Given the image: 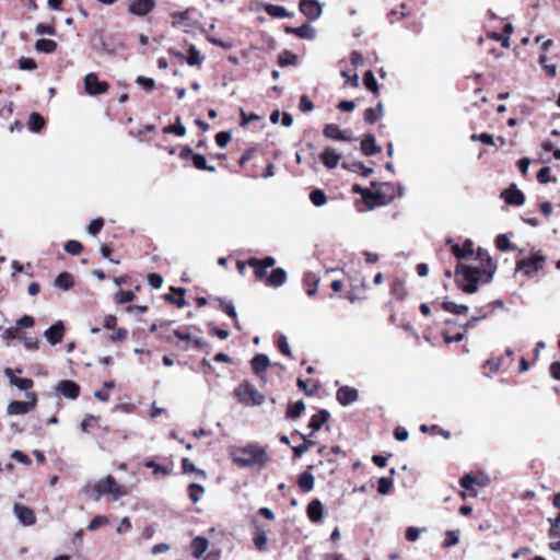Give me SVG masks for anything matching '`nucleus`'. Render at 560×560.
Here are the masks:
<instances>
[{
	"label": "nucleus",
	"mask_w": 560,
	"mask_h": 560,
	"mask_svg": "<svg viewBox=\"0 0 560 560\" xmlns=\"http://www.w3.org/2000/svg\"><path fill=\"white\" fill-rule=\"evenodd\" d=\"M487 262V269L458 262L454 272L457 287L467 294H474L477 292L480 282H490L495 272L497 265L488 255Z\"/></svg>",
	"instance_id": "nucleus-1"
},
{
	"label": "nucleus",
	"mask_w": 560,
	"mask_h": 560,
	"mask_svg": "<svg viewBox=\"0 0 560 560\" xmlns=\"http://www.w3.org/2000/svg\"><path fill=\"white\" fill-rule=\"evenodd\" d=\"M81 493L91 500L97 502L104 495H110L113 500H118L128 494L125 486L119 485L113 476H107L97 480L94 485L88 483Z\"/></svg>",
	"instance_id": "nucleus-2"
},
{
	"label": "nucleus",
	"mask_w": 560,
	"mask_h": 560,
	"mask_svg": "<svg viewBox=\"0 0 560 560\" xmlns=\"http://www.w3.org/2000/svg\"><path fill=\"white\" fill-rule=\"evenodd\" d=\"M230 455L236 465L244 468L256 464L262 467L268 462L266 450L257 444L232 446L230 447Z\"/></svg>",
	"instance_id": "nucleus-3"
},
{
	"label": "nucleus",
	"mask_w": 560,
	"mask_h": 560,
	"mask_svg": "<svg viewBox=\"0 0 560 560\" xmlns=\"http://www.w3.org/2000/svg\"><path fill=\"white\" fill-rule=\"evenodd\" d=\"M234 395L237 400L245 406H260L265 401V395L248 382L241 383L234 389Z\"/></svg>",
	"instance_id": "nucleus-4"
},
{
	"label": "nucleus",
	"mask_w": 560,
	"mask_h": 560,
	"mask_svg": "<svg viewBox=\"0 0 560 560\" xmlns=\"http://www.w3.org/2000/svg\"><path fill=\"white\" fill-rule=\"evenodd\" d=\"M26 397L28 400L20 401L14 400L8 405L7 411L10 416L25 415L33 410L37 402V396L33 392H27Z\"/></svg>",
	"instance_id": "nucleus-5"
},
{
	"label": "nucleus",
	"mask_w": 560,
	"mask_h": 560,
	"mask_svg": "<svg viewBox=\"0 0 560 560\" xmlns=\"http://www.w3.org/2000/svg\"><path fill=\"white\" fill-rule=\"evenodd\" d=\"M109 84L101 81L95 72H90L84 77V90L86 94L96 96L108 91Z\"/></svg>",
	"instance_id": "nucleus-6"
},
{
	"label": "nucleus",
	"mask_w": 560,
	"mask_h": 560,
	"mask_svg": "<svg viewBox=\"0 0 560 560\" xmlns=\"http://www.w3.org/2000/svg\"><path fill=\"white\" fill-rule=\"evenodd\" d=\"M55 395L59 398L74 400L80 396V386L71 380L60 381L55 387Z\"/></svg>",
	"instance_id": "nucleus-7"
},
{
	"label": "nucleus",
	"mask_w": 560,
	"mask_h": 560,
	"mask_svg": "<svg viewBox=\"0 0 560 560\" xmlns=\"http://www.w3.org/2000/svg\"><path fill=\"white\" fill-rule=\"evenodd\" d=\"M545 261V256L538 252L535 253L532 257L523 258L517 261L516 270H525L526 275H529L530 271H538L542 269V262Z\"/></svg>",
	"instance_id": "nucleus-8"
},
{
	"label": "nucleus",
	"mask_w": 560,
	"mask_h": 560,
	"mask_svg": "<svg viewBox=\"0 0 560 560\" xmlns=\"http://www.w3.org/2000/svg\"><path fill=\"white\" fill-rule=\"evenodd\" d=\"M300 12L310 21H316L323 13V8L317 0H300Z\"/></svg>",
	"instance_id": "nucleus-9"
},
{
	"label": "nucleus",
	"mask_w": 560,
	"mask_h": 560,
	"mask_svg": "<svg viewBox=\"0 0 560 560\" xmlns=\"http://www.w3.org/2000/svg\"><path fill=\"white\" fill-rule=\"evenodd\" d=\"M13 513H14L15 517L18 518V521L23 526H32L36 523V515L34 513V511L26 505H23L21 503H14L13 504Z\"/></svg>",
	"instance_id": "nucleus-10"
},
{
	"label": "nucleus",
	"mask_w": 560,
	"mask_h": 560,
	"mask_svg": "<svg viewBox=\"0 0 560 560\" xmlns=\"http://www.w3.org/2000/svg\"><path fill=\"white\" fill-rule=\"evenodd\" d=\"M501 198L509 206H523L525 202V195L517 188L516 185L512 184L510 187L501 192Z\"/></svg>",
	"instance_id": "nucleus-11"
},
{
	"label": "nucleus",
	"mask_w": 560,
	"mask_h": 560,
	"mask_svg": "<svg viewBox=\"0 0 560 560\" xmlns=\"http://www.w3.org/2000/svg\"><path fill=\"white\" fill-rule=\"evenodd\" d=\"M65 324L62 320H57L55 324H52L49 328H47L44 331V337L46 340L51 345L56 346L59 342H61L63 335H65Z\"/></svg>",
	"instance_id": "nucleus-12"
},
{
	"label": "nucleus",
	"mask_w": 560,
	"mask_h": 560,
	"mask_svg": "<svg viewBox=\"0 0 560 560\" xmlns=\"http://www.w3.org/2000/svg\"><path fill=\"white\" fill-rule=\"evenodd\" d=\"M359 398V392L354 387L341 386L336 393V399L341 406H349Z\"/></svg>",
	"instance_id": "nucleus-13"
},
{
	"label": "nucleus",
	"mask_w": 560,
	"mask_h": 560,
	"mask_svg": "<svg viewBox=\"0 0 560 560\" xmlns=\"http://www.w3.org/2000/svg\"><path fill=\"white\" fill-rule=\"evenodd\" d=\"M155 0H133L128 10L137 16H145L155 8Z\"/></svg>",
	"instance_id": "nucleus-14"
},
{
	"label": "nucleus",
	"mask_w": 560,
	"mask_h": 560,
	"mask_svg": "<svg viewBox=\"0 0 560 560\" xmlns=\"http://www.w3.org/2000/svg\"><path fill=\"white\" fill-rule=\"evenodd\" d=\"M323 135L325 138L336 141H352L353 139L346 135L343 130L336 124H327L323 129Z\"/></svg>",
	"instance_id": "nucleus-15"
},
{
	"label": "nucleus",
	"mask_w": 560,
	"mask_h": 560,
	"mask_svg": "<svg viewBox=\"0 0 560 560\" xmlns=\"http://www.w3.org/2000/svg\"><path fill=\"white\" fill-rule=\"evenodd\" d=\"M361 151L365 156H372L378 154L382 148L376 144L374 135L366 133L361 141Z\"/></svg>",
	"instance_id": "nucleus-16"
},
{
	"label": "nucleus",
	"mask_w": 560,
	"mask_h": 560,
	"mask_svg": "<svg viewBox=\"0 0 560 560\" xmlns=\"http://www.w3.org/2000/svg\"><path fill=\"white\" fill-rule=\"evenodd\" d=\"M287 34H293L300 38L312 40L315 38V30L308 23H305L299 27L287 25L284 27Z\"/></svg>",
	"instance_id": "nucleus-17"
},
{
	"label": "nucleus",
	"mask_w": 560,
	"mask_h": 560,
	"mask_svg": "<svg viewBox=\"0 0 560 560\" xmlns=\"http://www.w3.org/2000/svg\"><path fill=\"white\" fill-rule=\"evenodd\" d=\"M4 374L9 378L11 385L15 386L20 390H25L27 393V390L31 389L34 385L33 380L27 377H16L13 374V371L9 368L4 370Z\"/></svg>",
	"instance_id": "nucleus-18"
},
{
	"label": "nucleus",
	"mask_w": 560,
	"mask_h": 560,
	"mask_svg": "<svg viewBox=\"0 0 560 560\" xmlns=\"http://www.w3.org/2000/svg\"><path fill=\"white\" fill-rule=\"evenodd\" d=\"M270 364H271V362L269 360V357L264 353H257L250 360V365H252L253 372L257 376H261V374L267 371V369L270 366Z\"/></svg>",
	"instance_id": "nucleus-19"
},
{
	"label": "nucleus",
	"mask_w": 560,
	"mask_h": 560,
	"mask_svg": "<svg viewBox=\"0 0 560 560\" xmlns=\"http://www.w3.org/2000/svg\"><path fill=\"white\" fill-rule=\"evenodd\" d=\"M287 271L283 268L278 267L272 269L270 276L266 280V285L270 288H279L287 282Z\"/></svg>",
	"instance_id": "nucleus-20"
},
{
	"label": "nucleus",
	"mask_w": 560,
	"mask_h": 560,
	"mask_svg": "<svg viewBox=\"0 0 560 560\" xmlns=\"http://www.w3.org/2000/svg\"><path fill=\"white\" fill-rule=\"evenodd\" d=\"M306 513L311 522L318 523L324 515V506L320 500H312L307 505Z\"/></svg>",
	"instance_id": "nucleus-21"
},
{
	"label": "nucleus",
	"mask_w": 560,
	"mask_h": 560,
	"mask_svg": "<svg viewBox=\"0 0 560 560\" xmlns=\"http://www.w3.org/2000/svg\"><path fill=\"white\" fill-rule=\"evenodd\" d=\"M319 158L323 164L329 170L337 167L340 161V154L332 148H326L320 153Z\"/></svg>",
	"instance_id": "nucleus-22"
},
{
	"label": "nucleus",
	"mask_w": 560,
	"mask_h": 560,
	"mask_svg": "<svg viewBox=\"0 0 560 560\" xmlns=\"http://www.w3.org/2000/svg\"><path fill=\"white\" fill-rule=\"evenodd\" d=\"M320 278L313 271H306L303 276V283L307 287L306 294L314 296L317 293Z\"/></svg>",
	"instance_id": "nucleus-23"
},
{
	"label": "nucleus",
	"mask_w": 560,
	"mask_h": 560,
	"mask_svg": "<svg viewBox=\"0 0 560 560\" xmlns=\"http://www.w3.org/2000/svg\"><path fill=\"white\" fill-rule=\"evenodd\" d=\"M330 413L326 409H320L317 413L313 415L308 428L313 431H319L323 425L328 421Z\"/></svg>",
	"instance_id": "nucleus-24"
},
{
	"label": "nucleus",
	"mask_w": 560,
	"mask_h": 560,
	"mask_svg": "<svg viewBox=\"0 0 560 560\" xmlns=\"http://www.w3.org/2000/svg\"><path fill=\"white\" fill-rule=\"evenodd\" d=\"M258 264L259 265H264V267L266 269H268V268L275 266L276 259L272 256H266V257H264L261 259L260 258H256V257H250L245 262L238 261L237 266H238L240 271L243 272V267L245 265L255 266V265H258Z\"/></svg>",
	"instance_id": "nucleus-25"
},
{
	"label": "nucleus",
	"mask_w": 560,
	"mask_h": 560,
	"mask_svg": "<svg viewBox=\"0 0 560 560\" xmlns=\"http://www.w3.org/2000/svg\"><path fill=\"white\" fill-rule=\"evenodd\" d=\"M384 116L383 103L378 102L376 107H369L364 110V120L368 124H375Z\"/></svg>",
	"instance_id": "nucleus-26"
},
{
	"label": "nucleus",
	"mask_w": 560,
	"mask_h": 560,
	"mask_svg": "<svg viewBox=\"0 0 560 560\" xmlns=\"http://www.w3.org/2000/svg\"><path fill=\"white\" fill-rule=\"evenodd\" d=\"M190 9H186L184 11H178V12H173L171 14L172 19H173V22H172V25L173 27H182V26H187V27H190Z\"/></svg>",
	"instance_id": "nucleus-27"
},
{
	"label": "nucleus",
	"mask_w": 560,
	"mask_h": 560,
	"mask_svg": "<svg viewBox=\"0 0 560 560\" xmlns=\"http://www.w3.org/2000/svg\"><path fill=\"white\" fill-rule=\"evenodd\" d=\"M451 252L452 254L457 258V259H463L465 257H467L468 255H472L474 253V249H472V242L470 240H467L465 243H464V246H459L458 244H453L452 245V248H451Z\"/></svg>",
	"instance_id": "nucleus-28"
},
{
	"label": "nucleus",
	"mask_w": 560,
	"mask_h": 560,
	"mask_svg": "<svg viewBox=\"0 0 560 560\" xmlns=\"http://www.w3.org/2000/svg\"><path fill=\"white\" fill-rule=\"evenodd\" d=\"M208 548V539L201 536H198L191 541V553L195 558H200Z\"/></svg>",
	"instance_id": "nucleus-29"
},
{
	"label": "nucleus",
	"mask_w": 560,
	"mask_h": 560,
	"mask_svg": "<svg viewBox=\"0 0 560 560\" xmlns=\"http://www.w3.org/2000/svg\"><path fill=\"white\" fill-rule=\"evenodd\" d=\"M352 191L353 192H357V194H360L361 197L365 200H373V201H377L381 203V200L383 198L382 194L376 191H371L370 189L368 188H363L362 186H360L359 184H354L352 186Z\"/></svg>",
	"instance_id": "nucleus-30"
},
{
	"label": "nucleus",
	"mask_w": 560,
	"mask_h": 560,
	"mask_svg": "<svg viewBox=\"0 0 560 560\" xmlns=\"http://www.w3.org/2000/svg\"><path fill=\"white\" fill-rule=\"evenodd\" d=\"M265 12L271 18L276 19H285L292 16V13L288 12L284 7L278 4H267L265 7Z\"/></svg>",
	"instance_id": "nucleus-31"
},
{
	"label": "nucleus",
	"mask_w": 560,
	"mask_h": 560,
	"mask_svg": "<svg viewBox=\"0 0 560 560\" xmlns=\"http://www.w3.org/2000/svg\"><path fill=\"white\" fill-rule=\"evenodd\" d=\"M442 308L445 312L455 314V315H464L469 311V307L465 304H457L453 301H443Z\"/></svg>",
	"instance_id": "nucleus-32"
},
{
	"label": "nucleus",
	"mask_w": 560,
	"mask_h": 560,
	"mask_svg": "<svg viewBox=\"0 0 560 560\" xmlns=\"http://www.w3.org/2000/svg\"><path fill=\"white\" fill-rule=\"evenodd\" d=\"M100 48L102 52L113 56L117 52V50L121 49L124 45L121 43H117L115 40H105L103 37H100Z\"/></svg>",
	"instance_id": "nucleus-33"
},
{
	"label": "nucleus",
	"mask_w": 560,
	"mask_h": 560,
	"mask_svg": "<svg viewBox=\"0 0 560 560\" xmlns=\"http://www.w3.org/2000/svg\"><path fill=\"white\" fill-rule=\"evenodd\" d=\"M55 287L65 291L70 290L73 287V278L69 272H60L55 279Z\"/></svg>",
	"instance_id": "nucleus-34"
},
{
	"label": "nucleus",
	"mask_w": 560,
	"mask_h": 560,
	"mask_svg": "<svg viewBox=\"0 0 560 560\" xmlns=\"http://www.w3.org/2000/svg\"><path fill=\"white\" fill-rule=\"evenodd\" d=\"M298 485L303 492H310L314 488V476L310 471H304L299 476Z\"/></svg>",
	"instance_id": "nucleus-35"
},
{
	"label": "nucleus",
	"mask_w": 560,
	"mask_h": 560,
	"mask_svg": "<svg viewBox=\"0 0 560 560\" xmlns=\"http://www.w3.org/2000/svg\"><path fill=\"white\" fill-rule=\"evenodd\" d=\"M57 43L52 39L40 38L35 43V49L39 52L51 54L57 49Z\"/></svg>",
	"instance_id": "nucleus-36"
},
{
	"label": "nucleus",
	"mask_w": 560,
	"mask_h": 560,
	"mask_svg": "<svg viewBox=\"0 0 560 560\" xmlns=\"http://www.w3.org/2000/svg\"><path fill=\"white\" fill-rule=\"evenodd\" d=\"M163 132L166 135L174 133L178 137H184L186 135V127L182 124L180 117L177 116L175 119V124L165 126L163 128Z\"/></svg>",
	"instance_id": "nucleus-37"
},
{
	"label": "nucleus",
	"mask_w": 560,
	"mask_h": 560,
	"mask_svg": "<svg viewBox=\"0 0 560 560\" xmlns=\"http://www.w3.org/2000/svg\"><path fill=\"white\" fill-rule=\"evenodd\" d=\"M173 291L178 294V298H174L172 294H166L164 298L166 301L175 304L177 307L182 308L186 306V300L184 298L185 295V288H173Z\"/></svg>",
	"instance_id": "nucleus-38"
},
{
	"label": "nucleus",
	"mask_w": 560,
	"mask_h": 560,
	"mask_svg": "<svg viewBox=\"0 0 560 560\" xmlns=\"http://www.w3.org/2000/svg\"><path fill=\"white\" fill-rule=\"evenodd\" d=\"M45 125V120L38 113H32L28 117L27 126L33 132H38Z\"/></svg>",
	"instance_id": "nucleus-39"
},
{
	"label": "nucleus",
	"mask_w": 560,
	"mask_h": 560,
	"mask_svg": "<svg viewBox=\"0 0 560 560\" xmlns=\"http://www.w3.org/2000/svg\"><path fill=\"white\" fill-rule=\"evenodd\" d=\"M298 57L290 50H283L278 57V65L280 67L295 66Z\"/></svg>",
	"instance_id": "nucleus-40"
},
{
	"label": "nucleus",
	"mask_w": 560,
	"mask_h": 560,
	"mask_svg": "<svg viewBox=\"0 0 560 560\" xmlns=\"http://www.w3.org/2000/svg\"><path fill=\"white\" fill-rule=\"evenodd\" d=\"M192 164L197 170H200V171H209V172L215 171V166L209 165L207 163L206 156L200 153H196L195 155H192Z\"/></svg>",
	"instance_id": "nucleus-41"
},
{
	"label": "nucleus",
	"mask_w": 560,
	"mask_h": 560,
	"mask_svg": "<svg viewBox=\"0 0 560 560\" xmlns=\"http://www.w3.org/2000/svg\"><path fill=\"white\" fill-rule=\"evenodd\" d=\"M305 410V404L303 400H299L294 404H291L288 406L287 410V418L289 419H296L299 418L302 412Z\"/></svg>",
	"instance_id": "nucleus-42"
},
{
	"label": "nucleus",
	"mask_w": 560,
	"mask_h": 560,
	"mask_svg": "<svg viewBox=\"0 0 560 560\" xmlns=\"http://www.w3.org/2000/svg\"><path fill=\"white\" fill-rule=\"evenodd\" d=\"M310 200L315 207H322L327 202V197L323 189L316 188L310 192Z\"/></svg>",
	"instance_id": "nucleus-43"
},
{
	"label": "nucleus",
	"mask_w": 560,
	"mask_h": 560,
	"mask_svg": "<svg viewBox=\"0 0 560 560\" xmlns=\"http://www.w3.org/2000/svg\"><path fill=\"white\" fill-rule=\"evenodd\" d=\"M363 83L365 88L373 93L378 92V84L372 70H368L363 75Z\"/></svg>",
	"instance_id": "nucleus-44"
},
{
	"label": "nucleus",
	"mask_w": 560,
	"mask_h": 560,
	"mask_svg": "<svg viewBox=\"0 0 560 560\" xmlns=\"http://www.w3.org/2000/svg\"><path fill=\"white\" fill-rule=\"evenodd\" d=\"M253 541H254L255 547L259 551L266 550L268 538H267L265 530L257 528L256 534L253 538Z\"/></svg>",
	"instance_id": "nucleus-45"
},
{
	"label": "nucleus",
	"mask_w": 560,
	"mask_h": 560,
	"mask_svg": "<svg viewBox=\"0 0 560 560\" xmlns=\"http://www.w3.org/2000/svg\"><path fill=\"white\" fill-rule=\"evenodd\" d=\"M189 56L186 59L189 66H199L203 62V57H201L199 50L196 46L191 45L188 49Z\"/></svg>",
	"instance_id": "nucleus-46"
},
{
	"label": "nucleus",
	"mask_w": 560,
	"mask_h": 560,
	"mask_svg": "<svg viewBox=\"0 0 560 560\" xmlns=\"http://www.w3.org/2000/svg\"><path fill=\"white\" fill-rule=\"evenodd\" d=\"M218 301L220 303L221 310L224 313H226V315H229L232 318H236L237 317V313H236L235 306H234L232 301H228V300L222 299V298H219Z\"/></svg>",
	"instance_id": "nucleus-47"
},
{
	"label": "nucleus",
	"mask_w": 560,
	"mask_h": 560,
	"mask_svg": "<svg viewBox=\"0 0 560 560\" xmlns=\"http://www.w3.org/2000/svg\"><path fill=\"white\" fill-rule=\"evenodd\" d=\"M495 245L497 248L502 252H506L514 248L506 234H499L495 238Z\"/></svg>",
	"instance_id": "nucleus-48"
},
{
	"label": "nucleus",
	"mask_w": 560,
	"mask_h": 560,
	"mask_svg": "<svg viewBox=\"0 0 560 560\" xmlns=\"http://www.w3.org/2000/svg\"><path fill=\"white\" fill-rule=\"evenodd\" d=\"M420 431L423 432V433H427V432L431 431L433 433H438V434L442 435L444 439H450L451 438V432L450 431L444 430V429L440 428L436 424H433L431 427H429L427 424H422L420 427Z\"/></svg>",
	"instance_id": "nucleus-49"
},
{
	"label": "nucleus",
	"mask_w": 560,
	"mask_h": 560,
	"mask_svg": "<svg viewBox=\"0 0 560 560\" xmlns=\"http://www.w3.org/2000/svg\"><path fill=\"white\" fill-rule=\"evenodd\" d=\"M65 250L70 255L77 256L81 254L83 246L80 242L70 240L65 244Z\"/></svg>",
	"instance_id": "nucleus-50"
},
{
	"label": "nucleus",
	"mask_w": 560,
	"mask_h": 560,
	"mask_svg": "<svg viewBox=\"0 0 560 560\" xmlns=\"http://www.w3.org/2000/svg\"><path fill=\"white\" fill-rule=\"evenodd\" d=\"M393 487V479L387 477H382L377 482V491L380 494L385 495L390 491Z\"/></svg>",
	"instance_id": "nucleus-51"
},
{
	"label": "nucleus",
	"mask_w": 560,
	"mask_h": 560,
	"mask_svg": "<svg viewBox=\"0 0 560 560\" xmlns=\"http://www.w3.org/2000/svg\"><path fill=\"white\" fill-rule=\"evenodd\" d=\"M189 498L194 503L199 501V495L205 492V487L199 483H190L188 487Z\"/></svg>",
	"instance_id": "nucleus-52"
},
{
	"label": "nucleus",
	"mask_w": 560,
	"mask_h": 560,
	"mask_svg": "<svg viewBox=\"0 0 560 560\" xmlns=\"http://www.w3.org/2000/svg\"><path fill=\"white\" fill-rule=\"evenodd\" d=\"M34 325H35V319L31 315H23L21 318H19L15 322V326L18 327L19 330L32 328Z\"/></svg>",
	"instance_id": "nucleus-53"
},
{
	"label": "nucleus",
	"mask_w": 560,
	"mask_h": 560,
	"mask_svg": "<svg viewBox=\"0 0 560 560\" xmlns=\"http://www.w3.org/2000/svg\"><path fill=\"white\" fill-rule=\"evenodd\" d=\"M136 83L142 86L145 91L151 92L155 88V81L151 78H147L143 75H138L136 79Z\"/></svg>",
	"instance_id": "nucleus-54"
},
{
	"label": "nucleus",
	"mask_w": 560,
	"mask_h": 560,
	"mask_svg": "<svg viewBox=\"0 0 560 560\" xmlns=\"http://www.w3.org/2000/svg\"><path fill=\"white\" fill-rule=\"evenodd\" d=\"M539 65L542 67V69L545 70L546 74L549 75V77H556L557 74V66L555 63L552 65H547L546 61H547V56L546 55H541L539 57Z\"/></svg>",
	"instance_id": "nucleus-55"
},
{
	"label": "nucleus",
	"mask_w": 560,
	"mask_h": 560,
	"mask_svg": "<svg viewBox=\"0 0 560 560\" xmlns=\"http://www.w3.org/2000/svg\"><path fill=\"white\" fill-rule=\"evenodd\" d=\"M392 293L399 300H402L407 292L404 283L400 280H395L392 285Z\"/></svg>",
	"instance_id": "nucleus-56"
},
{
	"label": "nucleus",
	"mask_w": 560,
	"mask_h": 560,
	"mask_svg": "<svg viewBox=\"0 0 560 560\" xmlns=\"http://www.w3.org/2000/svg\"><path fill=\"white\" fill-rule=\"evenodd\" d=\"M104 226V221L102 218H96L92 220L88 225V233L91 235H96L101 232Z\"/></svg>",
	"instance_id": "nucleus-57"
},
{
	"label": "nucleus",
	"mask_w": 560,
	"mask_h": 560,
	"mask_svg": "<svg viewBox=\"0 0 560 560\" xmlns=\"http://www.w3.org/2000/svg\"><path fill=\"white\" fill-rule=\"evenodd\" d=\"M202 33L206 34V38L209 43H211L214 46L221 47L223 49H231L233 47V44L230 42L222 40L220 38L210 36L206 33L205 30H202Z\"/></svg>",
	"instance_id": "nucleus-58"
},
{
	"label": "nucleus",
	"mask_w": 560,
	"mask_h": 560,
	"mask_svg": "<svg viewBox=\"0 0 560 560\" xmlns=\"http://www.w3.org/2000/svg\"><path fill=\"white\" fill-rule=\"evenodd\" d=\"M136 298L131 290H121L117 293L116 299L119 304H126L133 301Z\"/></svg>",
	"instance_id": "nucleus-59"
},
{
	"label": "nucleus",
	"mask_w": 560,
	"mask_h": 560,
	"mask_svg": "<svg viewBox=\"0 0 560 560\" xmlns=\"http://www.w3.org/2000/svg\"><path fill=\"white\" fill-rule=\"evenodd\" d=\"M278 348L280 352L285 357H291L292 351L289 345V341L284 335H281L278 339Z\"/></svg>",
	"instance_id": "nucleus-60"
},
{
	"label": "nucleus",
	"mask_w": 560,
	"mask_h": 560,
	"mask_svg": "<svg viewBox=\"0 0 560 560\" xmlns=\"http://www.w3.org/2000/svg\"><path fill=\"white\" fill-rule=\"evenodd\" d=\"M232 135L230 131H220L215 135V142L220 148H225L231 141Z\"/></svg>",
	"instance_id": "nucleus-61"
},
{
	"label": "nucleus",
	"mask_w": 560,
	"mask_h": 560,
	"mask_svg": "<svg viewBox=\"0 0 560 560\" xmlns=\"http://www.w3.org/2000/svg\"><path fill=\"white\" fill-rule=\"evenodd\" d=\"M108 524V518L103 515L95 516L91 520V522L88 525L89 530H95L98 527Z\"/></svg>",
	"instance_id": "nucleus-62"
},
{
	"label": "nucleus",
	"mask_w": 560,
	"mask_h": 560,
	"mask_svg": "<svg viewBox=\"0 0 560 560\" xmlns=\"http://www.w3.org/2000/svg\"><path fill=\"white\" fill-rule=\"evenodd\" d=\"M458 540H459L458 532H456V530H447L446 532L445 540L443 542V546L445 548H450V547L455 546L456 544H458Z\"/></svg>",
	"instance_id": "nucleus-63"
},
{
	"label": "nucleus",
	"mask_w": 560,
	"mask_h": 560,
	"mask_svg": "<svg viewBox=\"0 0 560 560\" xmlns=\"http://www.w3.org/2000/svg\"><path fill=\"white\" fill-rule=\"evenodd\" d=\"M299 108L301 112L307 113L314 108V104L307 95H302L300 97Z\"/></svg>",
	"instance_id": "nucleus-64"
}]
</instances>
